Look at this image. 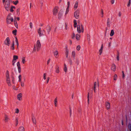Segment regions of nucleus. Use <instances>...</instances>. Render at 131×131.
I'll use <instances>...</instances> for the list:
<instances>
[{
  "label": "nucleus",
  "instance_id": "1",
  "mask_svg": "<svg viewBox=\"0 0 131 131\" xmlns=\"http://www.w3.org/2000/svg\"><path fill=\"white\" fill-rule=\"evenodd\" d=\"M5 75L6 82L8 86H11L12 85L10 81V77L9 75V72L8 70L6 71Z\"/></svg>",
  "mask_w": 131,
  "mask_h": 131
},
{
  "label": "nucleus",
  "instance_id": "2",
  "mask_svg": "<svg viewBox=\"0 0 131 131\" xmlns=\"http://www.w3.org/2000/svg\"><path fill=\"white\" fill-rule=\"evenodd\" d=\"M12 14L11 13H9L6 19V22L8 24H9L11 23V22L14 21L13 18L11 17Z\"/></svg>",
  "mask_w": 131,
  "mask_h": 131
},
{
  "label": "nucleus",
  "instance_id": "3",
  "mask_svg": "<svg viewBox=\"0 0 131 131\" xmlns=\"http://www.w3.org/2000/svg\"><path fill=\"white\" fill-rule=\"evenodd\" d=\"M41 45L40 41L39 40H38L37 41L36 45H34V51H36V47L37 49V51H39L40 49V48L41 47Z\"/></svg>",
  "mask_w": 131,
  "mask_h": 131
},
{
  "label": "nucleus",
  "instance_id": "4",
  "mask_svg": "<svg viewBox=\"0 0 131 131\" xmlns=\"http://www.w3.org/2000/svg\"><path fill=\"white\" fill-rule=\"evenodd\" d=\"M77 30L78 32L80 33L81 32H83L84 31L83 26L82 25H78L77 26Z\"/></svg>",
  "mask_w": 131,
  "mask_h": 131
},
{
  "label": "nucleus",
  "instance_id": "5",
  "mask_svg": "<svg viewBox=\"0 0 131 131\" xmlns=\"http://www.w3.org/2000/svg\"><path fill=\"white\" fill-rule=\"evenodd\" d=\"M80 10L78 9L76 10L74 13V16L76 19H78L79 17Z\"/></svg>",
  "mask_w": 131,
  "mask_h": 131
},
{
  "label": "nucleus",
  "instance_id": "6",
  "mask_svg": "<svg viewBox=\"0 0 131 131\" xmlns=\"http://www.w3.org/2000/svg\"><path fill=\"white\" fill-rule=\"evenodd\" d=\"M10 119L9 116L6 114H4V121L5 123H7L10 120Z\"/></svg>",
  "mask_w": 131,
  "mask_h": 131
},
{
  "label": "nucleus",
  "instance_id": "7",
  "mask_svg": "<svg viewBox=\"0 0 131 131\" xmlns=\"http://www.w3.org/2000/svg\"><path fill=\"white\" fill-rule=\"evenodd\" d=\"M38 33L40 37L43 35L45 33V31L43 29H41L39 28L38 31Z\"/></svg>",
  "mask_w": 131,
  "mask_h": 131
},
{
  "label": "nucleus",
  "instance_id": "8",
  "mask_svg": "<svg viewBox=\"0 0 131 131\" xmlns=\"http://www.w3.org/2000/svg\"><path fill=\"white\" fill-rule=\"evenodd\" d=\"M4 44L8 46H9L10 44V41L9 38L8 37L6 38L4 41Z\"/></svg>",
  "mask_w": 131,
  "mask_h": 131
},
{
  "label": "nucleus",
  "instance_id": "9",
  "mask_svg": "<svg viewBox=\"0 0 131 131\" xmlns=\"http://www.w3.org/2000/svg\"><path fill=\"white\" fill-rule=\"evenodd\" d=\"M59 8L58 7H55L53 10V15L56 16L58 11Z\"/></svg>",
  "mask_w": 131,
  "mask_h": 131
},
{
  "label": "nucleus",
  "instance_id": "10",
  "mask_svg": "<svg viewBox=\"0 0 131 131\" xmlns=\"http://www.w3.org/2000/svg\"><path fill=\"white\" fill-rule=\"evenodd\" d=\"M2 1L4 5H10V0H2Z\"/></svg>",
  "mask_w": 131,
  "mask_h": 131
},
{
  "label": "nucleus",
  "instance_id": "11",
  "mask_svg": "<svg viewBox=\"0 0 131 131\" xmlns=\"http://www.w3.org/2000/svg\"><path fill=\"white\" fill-rule=\"evenodd\" d=\"M22 95L21 93H20L17 95V99L19 101H21L22 100Z\"/></svg>",
  "mask_w": 131,
  "mask_h": 131
},
{
  "label": "nucleus",
  "instance_id": "12",
  "mask_svg": "<svg viewBox=\"0 0 131 131\" xmlns=\"http://www.w3.org/2000/svg\"><path fill=\"white\" fill-rule=\"evenodd\" d=\"M105 105L107 110L109 109L110 108V105L109 102H105Z\"/></svg>",
  "mask_w": 131,
  "mask_h": 131
},
{
  "label": "nucleus",
  "instance_id": "13",
  "mask_svg": "<svg viewBox=\"0 0 131 131\" xmlns=\"http://www.w3.org/2000/svg\"><path fill=\"white\" fill-rule=\"evenodd\" d=\"M17 66L18 68V71L19 73H20L21 72V69L20 66L19 62H18L17 63Z\"/></svg>",
  "mask_w": 131,
  "mask_h": 131
},
{
  "label": "nucleus",
  "instance_id": "14",
  "mask_svg": "<svg viewBox=\"0 0 131 131\" xmlns=\"http://www.w3.org/2000/svg\"><path fill=\"white\" fill-rule=\"evenodd\" d=\"M63 11L61 10H60L58 14V18L59 19L60 18L62 17L63 15Z\"/></svg>",
  "mask_w": 131,
  "mask_h": 131
},
{
  "label": "nucleus",
  "instance_id": "15",
  "mask_svg": "<svg viewBox=\"0 0 131 131\" xmlns=\"http://www.w3.org/2000/svg\"><path fill=\"white\" fill-rule=\"evenodd\" d=\"M111 69V70L113 71H115L116 69V66L114 64H112V66Z\"/></svg>",
  "mask_w": 131,
  "mask_h": 131
},
{
  "label": "nucleus",
  "instance_id": "16",
  "mask_svg": "<svg viewBox=\"0 0 131 131\" xmlns=\"http://www.w3.org/2000/svg\"><path fill=\"white\" fill-rule=\"evenodd\" d=\"M10 50H14V41H13V43L12 44L11 46H10Z\"/></svg>",
  "mask_w": 131,
  "mask_h": 131
},
{
  "label": "nucleus",
  "instance_id": "17",
  "mask_svg": "<svg viewBox=\"0 0 131 131\" xmlns=\"http://www.w3.org/2000/svg\"><path fill=\"white\" fill-rule=\"evenodd\" d=\"M98 86V87L99 86V85L98 83H97L96 82H95L94 83V91L95 93V90L96 89V88L97 86Z\"/></svg>",
  "mask_w": 131,
  "mask_h": 131
},
{
  "label": "nucleus",
  "instance_id": "18",
  "mask_svg": "<svg viewBox=\"0 0 131 131\" xmlns=\"http://www.w3.org/2000/svg\"><path fill=\"white\" fill-rule=\"evenodd\" d=\"M5 8L7 11L9 10L10 5H4Z\"/></svg>",
  "mask_w": 131,
  "mask_h": 131
},
{
  "label": "nucleus",
  "instance_id": "19",
  "mask_svg": "<svg viewBox=\"0 0 131 131\" xmlns=\"http://www.w3.org/2000/svg\"><path fill=\"white\" fill-rule=\"evenodd\" d=\"M107 25L108 27H110V19L109 18H108L107 19Z\"/></svg>",
  "mask_w": 131,
  "mask_h": 131
},
{
  "label": "nucleus",
  "instance_id": "20",
  "mask_svg": "<svg viewBox=\"0 0 131 131\" xmlns=\"http://www.w3.org/2000/svg\"><path fill=\"white\" fill-rule=\"evenodd\" d=\"M78 2L77 1L76 2L74 6V10H75L77 9L78 7Z\"/></svg>",
  "mask_w": 131,
  "mask_h": 131
},
{
  "label": "nucleus",
  "instance_id": "21",
  "mask_svg": "<svg viewBox=\"0 0 131 131\" xmlns=\"http://www.w3.org/2000/svg\"><path fill=\"white\" fill-rule=\"evenodd\" d=\"M69 53V50L67 48H66V51L65 52V54L66 56V57L67 58L68 57V55Z\"/></svg>",
  "mask_w": 131,
  "mask_h": 131
},
{
  "label": "nucleus",
  "instance_id": "22",
  "mask_svg": "<svg viewBox=\"0 0 131 131\" xmlns=\"http://www.w3.org/2000/svg\"><path fill=\"white\" fill-rule=\"evenodd\" d=\"M18 131H25L24 128L22 126L20 127L19 128Z\"/></svg>",
  "mask_w": 131,
  "mask_h": 131
},
{
  "label": "nucleus",
  "instance_id": "23",
  "mask_svg": "<svg viewBox=\"0 0 131 131\" xmlns=\"http://www.w3.org/2000/svg\"><path fill=\"white\" fill-rule=\"evenodd\" d=\"M103 44H102L101 45V49L99 50L100 54L101 55L103 49Z\"/></svg>",
  "mask_w": 131,
  "mask_h": 131
},
{
  "label": "nucleus",
  "instance_id": "24",
  "mask_svg": "<svg viewBox=\"0 0 131 131\" xmlns=\"http://www.w3.org/2000/svg\"><path fill=\"white\" fill-rule=\"evenodd\" d=\"M75 54L76 53L75 51H72L71 53L72 57L74 58H75Z\"/></svg>",
  "mask_w": 131,
  "mask_h": 131
},
{
  "label": "nucleus",
  "instance_id": "25",
  "mask_svg": "<svg viewBox=\"0 0 131 131\" xmlns=\"http://www.w3.org/2000/svg\"><path fill=\"white\" fill-rule=\"evenodd\" d=\"M58 52L57 51H56L54 52V56L56 58H57L58 57Z\"/></svg>",
  "mask_w": 131,
  "mask_h": 131
},
{
  "label": "nucleus",
  "instance_id": "26",
  "mask_svg": "<svg viewBox=\"0 0 131 131\" xmlns=\"http://www.w3.org/2000/svg\"><path fill=\"white\" fill-rule=\"evenodd\" d=\"M80 35L78 34H76V38L77 40H79L80 39Z\"/></svg>",
  "mask_w": 131,
  "mask_h": 131
},
{
  "label": "nucleus",
  "instance_id": "27",
  "mask_svg": "<svg viewBox=\"0 0 131 131\" xmlns=\"http://www.w3.org/2000/svg\"><path fill=\"white\" fill-rule=\"evenodd\" d=\"M60 72L59 68L58 66H57L56 68V72L57 73H58Z\"/></svg>",
  "mask_w": 131,
  "mask_h": 131
},
{
  "label": "nucleus",
  "instance_id": "28",
  "mask_svg": "<svg viewBox=\"0 0 131 131\" xmlns=\"http://www.w3.org/2000/svg\"><path fill=\"white\" fill-rule=\"evenodd\" d=\"M21 59H22V62L24 64L26 62L25 57H23Z\"/></svg>",
  "mask_w": 131,
  "mask_h": 131
},
{
  "label": "nucleus",
  "instance_id": "29",
  "mask_svg": "<svg viewBox=\"0 0 131 131\" xmlns=\"http://www.w3.org/2000/svg\"><path fill=\"white\" fill-rule=\"evenodd\" d=\"M15 6H11L10 8V12H13L14 11V10H13V9H15Z\"/></svg>",
  "mask_w": 131,
  "mask_h": 131
},
{
  "label": "nucleus",
  "instance_id": "30",
  "mask_svg": "<svg viewBox=\"0 0 131 131\" xmlns=\"http://www.w3.org/2000/svg\"><path fill=\"white\" fill-rule=\"evenodd\" d=\"M18 59V57L17 56L14 55L13 57V60L15 61L16 60Z\"/></svg>",
  "mask_w": 131,
  "mask_h": 131
},
{
  "label": "nucleus",
  "instance_id": "31",
  "mask_svg": "<svg viewBox=\"0 0 131 131\" xmlns=\"http://www.w3.org/2000/svg\"><path fill=\"white\" fill-rule=\"evenodd\" d=\"M15 42L17 44V48H18V45H19V43H18V39L16 37H15Z\"/></svg>",
  "mask_w": 131,
  "mask_h": 131
},
{
  "label": "nucleus",
  "instance_id": "32",
  "mask_svg": "<svg viewBox=\"0 0 131 131\" xmlns=\"http://www.w3.org/2000/svg\"><path fill=\"white\" fill-rule=\"evenodd\" d=\"M64 70L65 72H67V67L65 64H64Z\"/></svg>",
  "mask_w": 131,
  "mask_h": 131
},
{
  "label": "nucleus",
  "instance_id": "33",
  "mask_svg": "<svg viewBox=\"0 0 131 131\" xmlns=\"http://www.w3.org/2000/svg\"><path fill=\"white\" fill-rule=\"evenodd\" d=\"M114 31L113 30H112L111 32V33L110 34V36H112L114 34Z\"/></svg>",
  "mask_w": 131,
  "mask_h": 131
},
{
  "label": "nucleus",
  "instance_id": "34",
  "mask_svg": "<svg viewBox=\"0 0 131 131\" xmlns=\"http://www.w3.org/2000/svg\"><path fill=\"white\" fill-rule=\"evenodd\" d=\"M57 98H56L54 100V105L55 107H56L57 106Z\"/></svg>",
  "mask_w": 131,
  "mask_h": 131
},
{
  "label": "nucleus",
  "instance_id": "35",
  "mask_svg": "<svg viewBox=\"0 0 131 131\" xmlns=\"http://www.w3.org/2000/svg\"><path fill=\"white\" fill-rule=\"evenodd\" d=\"M20 83V85L22 87H24V83L22 81H21L20 82H19Z\"/></svg>",
  "mask_w": 131,
  "mask_h": 131
},
{
  "label": "nucleus",
  "instance_id": "36",
  "mask_svg": "<svg viewBox=\"0 0 131 131\" xmlns=\"http://www.w3.org/2000/svg\"><path fill=\"white\" fill-rule=\"evenodd\" d=\"M74 27L75 28L77 26V22L76 20H74Z\"/></svg>",
  "mask_w": 131,
  "mask_h": 131
},
{
  "label": "nucleus",
  "instance_id": "37",
  "mask_svg": "<svg viewBox=\"0 0 131 131\" xmlns=\"http://www.w3.org/2000/svg\"><path fill=\"white\" fill-rule=\"evenodd\" d=\"M101 17L103 18L104 16L103 10L102 9H101Z\"/></svg>",
  "mask_w": 131,
  "mask_h": 131
},
{
  "label": "nucleus",
  "instance_id": "38",
  "mask_svg": "<svg viewBox=\"0 0 131 131\" xmlns=\"http://www.w3.org/2000/svg\"><path fill=\"white\" fill-rule=\"evenodd\" d=\"M18 78H19V80L18 81L19 82H20L21 81V79H22V77L21 76V75H19L18 76Z\"/></svg>",
  "mask_w": 131,
  "mask_h": 131
},
{
  "label": "nucleus",
  "instance_id": "39",
  "mask_svg": "<svg viewBox=\"0 0 131 131\" xmlns=\"http://www.w3.org/2000/svg\"><path fill=\"white\" fill-rule=\"evenodd\" d=\"M14 24L16 27L17 28L18 26V25L16 21V19L15 20V19L14 20Z\"/></svg>",
  "mask_w": 131,
  "mask_h": 131
},
{
  "label": "nucleus",
  "instance_id": "40",
  "mask_svg": "<svg viewBox=\"0 0 131 131\" xmlns=\"http://www.w3.org/2000/svg\"><path fill=\"white\" fill-rule=\"evenodd\" d=\"M17 30H15L13 31L12 32L13 34L15 36H16V35Z\"/></svg>",
  "mask_w": 131,
  "mask_h": 131
},
{
  "label": "nucleus",
  "instance_id": "41",
  "mask_svg": "<svg viewBox=\"0 0 131 131\" xmlns=\"http://www.w3.org/2000/svg\"><path fill=\"white\" fill-rule=\"evenodd\" d=\"M32 121L34 124H36V121L35 119L33 118H32Z\"/></svg>",
  "mask_w": 131,
  "mask_h": 131
},
{
  "label": "nucleus",
  "instance_id": "42",
  "mask_svg": "<svg viewBox=\"0 0 131 131\" xmlns=\"http://www.w3.org/2000/svg\"><path fill=\"white\" fill-rule=\"evenodd\" d=\"M69 11V8L67 7L66 9V10L65 15H66L68 13Z\"/></svg>",
  "mask_w": 131,
  "mask_h": 131
},
{
  "label": "nucleus",
  "instance_id": "43",
  "mask_svg": "<svg viewBox=\"0 0 131 131\" xmlns=\"http://www.w3.org/2000/svg\"><path fill=\"white\" fill-rule=\"evenodd\" d=\"M19 112V110L18 108H16L15 109V113L18 114Z\"/></svg>",
  "mask_w": 131,
  "mask_h": 131
},
{
  "label": "nucleus",
  "instance_id": "44",
  "mask_svg": "<svg viewBox=\"0 0 131 131\" xmlns=\"http://www.w3.org/2000/svg\"><path fill=\"white\" fill-rule=\"evenodd\" d=\"M89 93H88V94L87 98H88V104H89Z\"/></svg>",
  "mask_w": 131,
  "mask_h": 131
},
{
  "label": "nucleus",
  "instance_id": "45",
  "mask_svg": "<svg viewBox=\"0 0 131 131\" xmlns=\"http://www.w3.org/2000/svg\"><path fill=\"white\" fill-rule=\"evenodd\" d=\"M128 128L129 129L130 131H131V124H129L128 126Z\"/></svg>",
  "mask_w": 131,
  "mask_h": 131
},
{
  "label": "nucleus",
  "instance_id": "46",
  "mask_svg": "<svg viewBox=\"0 0 131 131\" xmlns=\"http://www.w3.org/2000/svg\"><path fill=\"white\" fill-rule=\"evenodd\" d=\"M117 75L116 74H115L114 76V79L115 80H116L117 79Z\"/></svg>",
  "mask_w": 131,
  "mask_h": 131
},
{
  "label": "nucleus",
  "instance_id": "47",
  "mask_svg": "<svg viewBox=\"0 0 131 131\" xmlns=\"http://www.w3.org/2000/svg\"><path fill=\"white\" fill-rule=\"evenodd\" d=\"M15 121L16 123V126H17L18 124V119L17 118H16L15 119Z\"/></svg>",
  "mask_w": 131,
  "mask_h": 131
},
{
  "label": "nucleus",
  "instance_id": "48",
  "mask_svg": "<svg viewBox=\"0 0 131 131\" xmlns=\"http://www.w3.org/2000/svg\"><path fill=\"white\" fill-rule=\"evenodd\" d=\"M13 3L15 5H16L18 3V1H16L15 2L13 1Z\"/></svg>",
  "mask_w": 131,
  "mask_h": 131
},
{
  "label": "nucleus",
  "instance_id": "49",
  "mask_svg": "<svg viewBox=\"0 0 131 131\" xmlns=\"http://www.w3.org/2000/svg\"><path fill=\"white\" fill-rule=\"evenodd\" d=\"M46 73H44L43 74V79L44 80H45L46 79Z\"/></svg>",
  "mask_w": 131,
  "mask_h": 131
},
{
  "label": "nucleus",
  "instance_id": "50",
  "mask_svg": "<svg viewBox=\"0 0 131 131\" xmlns=\"http://www.w3.org/2000/svg\"><path fill=\"white\" fill-rule=\"evenodd\" d=\"M80 46L78 45L77 47V50H78V51L80 49Z\"/></svg>",
  "mask_w": 131,
  "mask_h": 131
},
{
  "label": "nucleus",
  "instance_id": "51",
  "mask_svg": "<svg viewBox=\"0 0 131 131\" xmlns=\"http://www.w3.org/2000/svg\"><path fill=\"white\" fill-rule=\"evenodd\" d=\"M119 53H118L117 56V59L118 61H119Z\"/></svg>",
  "mask_w": 131,
  "mask_h": 131
},
{
  "label": "nucleus",
  "instance_id": "52",
  "mask_svg": "<svg viewBox=\"0 0 131 131\" xmlns=\"http://www.w3.org/2000/svg\"><path fill=\"white\" fill-rule=\"evenodd\" d=\"M87 39H89V40H90V36L89 34H87Z\"/></svg>",
  "mask_w": 131,
  "mask_h": 131
},
{
  "label": "nucleus",
  "instance_id": "53",
  "mask_svg": "<svg viewBox=\"0 0 131 131\" xmlns=\"http://www.w3.org/2000/svg\"><path fill=\"white\" fill-rule=\"evenodd\" d=\"M15 61L13 60L12 61V65L13 66H14L15 65Z\"/></svg>",
  "mask_w": 131,
  "mask_h": 131
},
{
  "label": "nucleus",
  "instance_id": "54",
  "mask_svg": "<svg viewBox=\"0 0 131 131\" xmlns=\"http://www.w3.org/2000/svg\"><path fill=\"white\" fill-rule=\"evenodd\" d=\"M130 4H131V1H129L128 4L127 5V6L128 7H129L130 6Z\"/></svg>",
  "mask_w": 131,
  "mask_h": 131
},
{
  "label": "nucleus",
  "instance_id": "55",
  "mask_svg": "<svg viewBox=\"0 0 131 131\" xmlns=\"http://www.w3.org/2000/svg\"><path fill=\"white\" fill-rule=\"evenodd\" d=\"M12 82L13 83H14V82H15L14 78L13 77H12Z\"/></svg>",
  "mask_w": 131,
  "mask_h": 131
},
{
  "label": "nucleus",
  "instance_id": "56",
  "mask_svg": "<svg viewBox=\"0 0 131 131\" xmlns=\"http://www.w3.org/2000/svg\"><path fill=\"white\" fill-rule=\"evenodd\" d=\"M115 0H110V2L112 4H113L114 3Z\"/></svg>",
  "mask_w": 131,
  "mask_h": 131
},
{
  "label": "nucleus",
  "instance_id": "57",
  "mask_svg": "<svg viewBox=\"0 0 131 131\" xmlns=\"http://www.w3.org/2000/svg\"><path fill=\"white\" fill-rule=\"evenodd\" d=\"M49 79H50V78L49 77H48L47 78V80H46L47 84H48V83Z\"/></svg>",
  "mask_w": 131,
  "mask_h": 131
},
{
  "label": "nucleus",
  "instance_id": "58",
  "mask_svg": "<svg viewBox=\"0 0 131 131\" xmlns=\"http://www.w3.org/2000/svg\"><path fill=\"white\" fill-rule=\"evenodd\" d=\"M30 25V27L31 28H32V23L31 22H30L29 24Z\"/></svg>",
  "mask_w": 131,
  "mask_h": 131
},
{
  "label": "nucleus",
  "instance_id": "59",
  "mask_svg": "<svg viewBox=\"0 0 131 131\" xmlns=\"http://www.w3.org/2000/svg\"><path fill=\"white\" fill-rule=\"evenodd\" d=\"M70 5V3L69 2H67V5L68 6L67 7V8H69V7Z\"/></svg>",
  "mask_w": 131,
  "mask_h": 131
},
{
  "label": "nucleus",
  "instance_id": "60",
  "mask_svg": "<svg viewBox=\"0 0 131 131\" xmlns=\"http://www.w3.org/2000/svg\"><path fill=\"white\" fill-rule=\"evenodd\" d=\"M19 11H20V9L19 8H18L17 10V14H19Z\"/></svg>",
  "mask_w": 131,
  "mask_h": 131
},
{
  "label": "nucleus",
  "instance_id": "61",
  "mask_svg": "<svg viewBox=\"0 0 131 131\" xmlns=\"http://www.w3.org/2000/svg\"><path fill=\"white\" fill-rule=\"evenodd\" d=\"M50 61V59H49L47 61V64L48 65Z\"/></svg>",
  "mask_w": 131,
  "mask_h": 131
},
{
  "label": "nucleus",
  "instance_id": "62",
  "mask_svg": "<svg viewBox=\"0 0 131 131\" xmlns=\"http://www.w3.org/2000/svg\"><path fill=\"white\" fill-rule=\"evenodd\" d=\"M75 34L74 33H73L72 35V39H73L75 37Z\"/></svg>",
  "mask_w": 131,
  "mask_h": 131
},
{
  "label": "nucleus",
  "instance_id": "63",
  "mask_svg": "<svg viewBox=\"0 0 131 131\" xmlns=\"http://www.w3.org/2000/svg\"><path fill=\"white\" fill-rule=\"evenodd\" d=\"M118 15L119 17H120L121 15V12H119L118 13Z\"/></svg>",
  "mask_w": 131,
  "mask_h": 131
},
{
  "label": "nucleus",
  "instance_id": "64",
  "mask_svg": "<svg viewBox=\"0 0 131 131\" xmlns=\"http://www.w3.org/2000/svg\"><path fill=\"white\" fill-rule=\"evenodd\" d=\"M111 42H109L108 43V47H110L111 45Z\"/></svg>",
  "mask_w": 131,
  "mask_h": 131
}]
</instances>
